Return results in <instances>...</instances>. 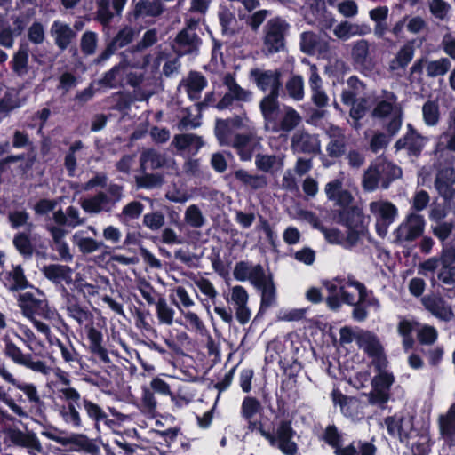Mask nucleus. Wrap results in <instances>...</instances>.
Segmentation results:
<instances>
[{
	"instance_id": "nucleus-39",
	"label": "nucleus",
	"mask_w": 455,
	"mask_h": 455,
	"mask_svg": "<svg viewBox=\"0 0 455 455\" xmlns=\"http://www.w3.org/2000/svg\"><path fill=\"white\" fill-rule=\"evenodd\" d=\"M4 353L14 363L24 366L28 359L32 358V354H24L21 349L11 339L4 340Z\"/></svg>"
},
{
	"instance_id": "nucleus-64",
	"label": "nucleus",
	"mask_w": 455,
	"mask_h": 455,
	"mask_svg": "<svg viewBox=\"0 0 455 455\" xmlns=\"http://www.w3.org/2000/svg\"><path fill=\"white\" fill-rule=\"evenodd\" d=\"M450 9L451 5L444 0H432L429 4V10L432 15L440 20H443L447 18Z\"/></svg>"
},
{
	"instance_id": "nucleus-45",
	"label": "nucleus",
	"mask_w": 455,
	"mask_h": 455,
	"mask_svg": "<svg viewBox=\"0 0 455 455\" xmlns=\"http://www.w3.org/2000/svg\"><path fill=\"white\" fill-rule=\"evenodd\" d=\"M379 182L381 183L379 172L373 160L363 173V187L367 191H374L378 188Z\"/></svg>"
},
{
	"instance_id": "nucleus-62",
	"label": "nucleus",
	"mask_w": 455,
	"mask_h": 455,
	"mask_svg": "<svg viewBox=\"0 0 455 455\" xmlns=\"http://www.w3.org/2000/svg\"><path fill=\"white\" fill-rule=\"evenodd\" d=\"M97 34L92 31H86L83 34L81 38V51L85 55H92L97 47Z\"/></svg>"
},
{
	"instance_id": "nucleus-23",
	"label": "nucleus",
	"mask_w": 455,
	"mask_h": 455,
	"mask_svg": "<svg viewBox=\"0 0 455 455\" xmlns=\"http://www.w3.org/2000/svg\"><path fill=\"white\" fill-rule=\"evenodd\" d=\"M398 98L396 94L391 91L384 89L382 97L376 100L375 107L372 109L371 116L375 118H386L391 114L400 112L397 107Z\"/></svg>"
},
{
	"instance_id": "nucleus-9",
	"label": "nucleus",
	"mask_w": 455,
	"mask_h": 455,
	"mask_svg": "<svg viewBox=\"0 0 455 455\" xmlns=\"http://www.w3.org/2000/svg\"><path fill=\"white\" fill-rule=\"evenodd\" d=\"M261 140V137L253 132L236 133L229 146L235 149L241 161L247 162L252 159L257 151L262 149Z\"/></svg>"
},
{
	"instance_id": "nucleus-10",
	"label": "nucleus",
	"mask_w": 455,
	"mask_h": 455,
	"mask_svg": "<svg viewBox=\"0 0 455 455\" xmlns=\"http://www.w3.org/2000/svg\"><path fill=\"white\" fill-rule=\"evenodd\" d=\"M413 417L404 413H395L384 419L388 435L397 437L402 443L409 444L411 434L414 430Z\"/></svg>"
},
{
	"instance_id": "nucleus-11",
	"label": "nucleus",
	"mask_w": 455,
	"mask_h": 455,
	"mask_svg": "<svg viewBox=\"0 0 455 455\" xmlns=\"http://www.w3.org/2000/svg\"><path fill=\"white\" fill-rule=\"evenodd\" d=\"M4 434L12 445L26 449L29 454L43 452L41 442L33 431H22L17 427H8Z\"/></svg>"
},
{
	"instance_id": "nucleus-57",
	"label": "nucleus",
	"mask_w": 455,
	"mask_h": 455,
	"mask_svg": "<svg viewBox=\"0 0 455 455\" xmlns=\"http://www.w3.org/2000/svg\"><path fill=\"white\" fill-rule=\"evenodd\" d=\"M322 439L334 451L342 445V435L335 425H328L325 427Z\"/></svg>"
},
{
	"instance_id": "nucleus-60",
	"label": "nucleus",
	"mask_w": 455,
	"mask_h": 455,
	"mask_svg": "<svg viewBox=\"0 0 455 455\" xmlns=\"http://www.w3.org/2000/svg\"><path fill=\"white\" fill-rule=\"evenodd\" d=\"M423 118L427 125H435L440 118L439 108L436 103L427 101L422 108Z\"/></svg>"
},
{
	"instance_id": "nucleus-22",
	"label": "nucleus",
	"mask_w": 455,
	"mask_h": 455,
	"mask_svg": "<svg viewBox=\"0 0 455 455\" xmlns=\"http://www.w3.org/2000/svg\"><path fill=\"white\" fill-rule=\"evenodd\" d=\"M374 161L379 172L382 188H388L394 180L402 177V169L393 162L388 161L383 155L377 156Z\"/></svg>"
},
{
	"instance_id": "nucleus-54",
	"label": "nucleus",
	"mask_w": 455,
	"mask_h": 455,
	"mask_svg": "<svg viewBox=\"0 0 455 455\" xmlns=\"http://www.w3.org/2000/svg\"><path fill=\"white\" fill-rule=\"evenodd\" d=\"M172 144L179 150H185L194 144H202L201 137L192 133H182L174 136Z\"/></svg>"
},
{
	"instance_id": "nucleus-8",
	"label": "nucleus",
	"mask_w": 455,
	"mask_h": 455,
	"mask_svg": "<svg viewBox=\"0 0 455 455\" xmlns=\"http://www.w3.org/2000/svg\"><path fill=\"white\" fill-rule=\"evenodd\" d=\"M370 208L371 212L376 215V233L379 237L384 238L388 232L389 226L398 215V209L389 201L372 202Z\"/></svg>"
},
{
	"instance_id": "nucleus-12",
	"label": "nucleus",
	"mask_w": 455,
	"mask_h": 455,
	"mask_svg": "<svg viewBox=\"0 0 455 455\" xmlns=\"http://www.w3.org/2000/svg\"><path fill=\"white\" fill-rule=\"evenodd\" d=\"M427 142V137L419 134L411 124H408L406 133L396 140L395 148L397 151L406 150L410 157L418 158Z\"/></svg>"
},
{
	"instance_id": "nucleus-47",
	"label": "nucleus",
	"mask_w": 455,
	"mask_h": 455,
	"mask_svg": "<svg viewBox=\"0 0 455 455\" xmlns=\"http://www.w3.org/2000/svg\"><path fill=\"white\" fill-rule=\"evenodd\" d=\"M156 313L160 323L172 325L174 310L167 304L164 298L160 297L156 303Z\"/></svg>"
},
{
	"instance_id": "nucleus-6",
	"label": "nucleus",
	"mask_w": 455,
	"mask_h": 455,
	"mask_svg": "<svg viewBox=\"0 0 455 455\" xmlns=\"http://www.w3.org/2000/svg\"><path fill=\"white\" fill-rule=\"evenodd\" d=\"M426 221L422 215L411 213L394 231L395 242H413L424 233Z\"/></svg>"
},
{
	"instance_id": "nucleus-15",
	"label": "nucleus",
	"mask_w": 455,
	"mask_h": 455,
	"mask_svg": "<svg viewBox=\"0 0 455 455\" xmlns=\"http://www.w3.org/2000/svg\"><path fill=\"white\" fill-rule=\"evenodd\" d=\"M294 153L315 156L321 152V141L317 134H311L305 130L294 132L291 140Z\"/></svg>"
},
{
	"instance_id": "nucleus-13",
	"label": "nucleus",
	"mask_w": 455,
	"mask_h": 455,
	"mask_svg": "<svg viewBox=\"0 0 455 455\" xmlns=\"http://www.w3.org/2000/svg\"><path fill=\"white\" fill-rule=\"evenodd\" d=\"M329 139L326 145L327 156L331 159H339L347 154V137L346 130L335 124H330L325 130Z\"/></svg>"
},
{
	"instance_id": "nucleus-55",
	"label": "nucleus",
	"mask_w": 455,
	"mask_h": 455,
	"mask_svg": "<svg viewBox=\"0 0 455 455\" xmlns=\"http://www.w3.org/2000/svg\"><path fill=\"white\" fill-rule=\"evenodd\" d=\"M286 90L290 97L300 100L304 96V84L300 76H292L286 83Z\"/></svg>"
},
{
	"instance_id": "nucleus-20",
	"label": "nucleus",
	"mask_w": 455,
	"mask_h": 455,
	"mask_svg": "<svg viewBox=\"0 0 455 455\" xmlns=\"http://www.w3.org/2000/svg\"><path fill=\"white\" fill-rule=\"evenodd\" d=\"M164 12V6L159 0H139L132 11L127 13V20L132 23L141 17H158Z\"/></svg>"
},
{
	"instance_id": "nucleus-37",
	"label": "nucleus",
	"mask_w": 455,
	"mask_h": 455,
	"mask_svg": "<svg viewBox=\"0 0 455 455\" xmlns=\"http://www.w3.org/2000/svg\"><path fill=\"white\" fill-rule=\"evenodd\" d=\"M12 243L14 248L25 259H30L33 256L35 247L28 233L18 232L14 235Z\"/></svg>"
},
{
	"instance_id": "nucleus-21",
	"label": "nucleus",
	"mask_w": 455,
	"mask_h": 455,
	"mask_svg": "<svg viewBox=\"0 0 455 455\" xmlns=\"http://www.w3.org/2000/svg\"><path fill=\"white\" fill-rule=\"evenodd\" d=\"M424 307L436 318L443 321H450L453 317L451 307L446 306L445 300L440 295L431 294L421 298Z\"/></svg>"
},
{
	"instance_id": "nucleus-48",
	"label": "nucleus",
	"mask_w": 455,
	"mask_h": 455,
	"mask_svg": "<svg viewBox=\"0 0 455 455\" xmlns=\"http://www.w3.org/2000/svg\"><path fill=\"white\" fill-rule=\"evenodd\" d=\"M181 314L184 316L186 323H183L181 321L178 319L176 320L177 323L183 324L185 328L189 331H196L203 334V332L206 331L204 322L196 313L191 311L184 312L183 310H181Z\"/></svg>"
},
{
	"instance_id": "nucleus-52",
	"label": "nucleus",
	"mask_w": 455,
	"mask_h": 455,
	"mask_svg": "<svg viewBox=\"0 0 455 455\" xmlns=\"http://www.w3.org/2000/svg\"><path fill=\"white\" fill-rule=\"evenodd\" d=\"M451 65L450 60L445 57L429 61L427 65V74L429 77L443 76L450 70Z\"/></svg>"
},
{
	"instance_id": "nucleus-3",
	"label": "nucleus",
	"mask_w": 455,
	"mask_h": 455,
	"mask_svg": "<svg viewBox=\"0 0 455 455\" xmlns=\"http://www.w3.org/2000/svg\"><path fill=\"white\" fill-rule=\"evenodd\" d=\"M333 218L336 223L347 228L346 241L349 246L356 245L368 232L365 216L358 206L336 210Z\"/></svg>"
},
{
	"instance_id": "nucleus-63",
	"label": "nucleus",
	"mask_w": 455,
	"mask_h": 455,
	"mask_svg": "<svg viewBox=\"0 0 455 455\" xmlns=\"http://www.w3.org/2000/svg\"><path fill=\"white\" fill-rule=\"evenodd\" d=\"M395 382V377L391 372L378 373L371 381L372 388H378L389 392Z\"/></svg>"
},
{
	"instance_id": "nucleus-59",
	"label": "nucleus",
	"mask_w": 455,
	"mask_h": 455,
	"mask_svg": "<svg viewBox=\"0 0 455 455\" xmlns=\"http://www.w3.org/2000/svg\"><path fill=\"white\" fill-rule=\"evenodd\" d=\"M41 435L48 438L49 440L54 441L57 443L62 445L63 447H68V441L69 434L58 429L55 427L50 426L45 427L44 430L41 432Z\"/></svg>"
},
{
	"instance_id": "nucleus-14",
	"label": "nucleus",
	"mask_w": 455,
	"mask_h": 455,
	"mask_svg": "<svg viewBox=\"0 0 455 455\" xmlns=\"http://www.w3.org/2000/svg\"><path fill=\"white\" fill-rule=\"evenodd\" d=\"M84 331L86 333L87 341L85 347L88 352L104 363H110L108 351L104 345L101 330L96 327L93 323H91L84 326Z\"/></svg>"
},
{
	"instance_id": "nucleus-29",
	"label": "nucleus",
	"mask_w": 455,
	"mask_h": 455,
	"mask_svg": "<svg viewBox=\"0 0 455 455\" xmlns=\"http://www.w3.org/2000/svg\"><path fill=\"white\" fill-rule=\"evenodd\" d=\"M29 46L27 43H21L18 51L13 54L10 62L12 70L18 76H23L28 71Z\"/></svg>"
},
{
	"instance_id": "nucleus-24",
	"label": "nucleus",
	"mask_w": 455,
	"mask_h": 455,
	"mask_svg": "<svg viewBox=\"0 0 455 455\" xmlns=\"http://www.w3.org/2000/svg\"><path fill=\"white\" fill-rule=\"evenodd\" d=\"M332 403L335 406L339 405L341 413L352 419L359 415L360 401L355 396L344 395L339 388L332 390L331 394Z\"/></svg>"
},
{
	"instance_id": "nucleus-25",
	"label": "nucleus",
	"mask_w": 455,
	"mask_h": 455,
	"mask_svg": "<svg viewBox=\"0 0 455 455\" xmlns=\"http://www.w3.org/2000/svg\"><path fill=\"white\" fill-rule=\"evenodd\" d=\"M258 87L266 92L270 87V92H280L283 87L281 81L282 74L278 69L260 71L254 69L251 71Z\"/></svg>"
},
{
	"instance_id": "nucleus-38",
	"label": "nucleus",
	"mask_w": 455,
	"mask_h": 455,
	"mask_svg": "<svg viewBox=\"0 0 455 455\" xmlns=\"http://www.w3.org/2000/svg\"><path fill=\"white\" fill-rule=\"evenodd\" d=\"M207 86L206 78L199 72H191L187 84L190 100L199 99L201 92Z\"/></svg>"
},
{
	"instance_id": "nucleus-42",
	"label": "nucleus",
	"mask_w": 455,
	"mask_h": 455,
	"mask_svg": "<svg viewBox=\"0 0 455 455\" xmlns=\"http://www.w3.org/2000/svg\"><path fill=\"white\" fill-rule=\"evenodd\" d=\"M175 42L180 47H188V52H192L198 49L202 40L196 33H190L187 28H184L178 33Z\"/></svg>"
},
{
	"instance_id": "nucleus-30",
	"label": "nucleus",
	"mask_w": 455,
	"mask_h": 455,
	"mask_svg": "<svg viewBox=\"0 0 455 455\" xmlns=\"http://www.w3.org/2000/svg\"><path fill=\"white\" fill-rule=\"evenodd\" d=\"M355 442H352L350 444L342 447L339 446L334 451L335 455H376L377 447L370 442L358 441L355 446Z\"/></svg>"
},
{
	"instance_id": "nucleus-53",
	"label": "nucleus",
	"mask_w": 455,
	"mask_h": 455,
	"mask_svg": "<svg viewBox=\"0 0 455 455\" xmlns=\"http://www.w3.org/2000/svg\"><path fill=\"white\" fill-rule=\"evenodd\" d=\"M418 435L419 440L411 444V455H427L430 451L428 428L422 429Z\"/></svg>"
},
{
	"instance_id": "nucleus-1",
	"label": "nucleus",
	"mask_w": 455,
	"mask_h": 455,
	"mask_svg": "<svg viewBox=\"0 0 455 455\" xmlns=\"http://www.w3.org/2000/svg\"><path fill=\"white\" fill-rule=\"evenodd\" d=\"M263 411L261 403L254 396H245L241 404V417L247 422V428L251 432H259L270 446L278 448L284 455H295L298 452V444L293 441L296 431L289 419L281 420L275 431L267 429L260 420L254 417Z\"/></svg>"
},
{
	"instance_id": "nucleus-40",
	"label": "nucleus",
	"mask_w": 455,
	"mask_h": 455,
	"mask_svg": "<svg viewBox=\"0 0 455 455\" xmlns=\"http://www.w3.org/2000/svg\"><path fill=\"white\" fill-rule=\"evenodd\" d=\"M125 68L126 64L124 62L116 64L98 80V84L107 88H116L118 85L117 78L122 76Z\"/></svg>"
},
{
	"instance_id": "nucleus-17",
	"label": "nucleus",
	"mask_w": 455,
	"mask_h": 455,
	"mask_svg": "<svg viewBox=\"0 0 455 455\" xmlns=\"http://www.w3.org/2000/svg\"><path fill=\"white\" fill-rule=\"evenodd\" d=\"M265 274L262 265H253L247 260L236 262L233 270V275L236 281L245 282L249 280L252 285L257 284Z\"/></svg>"
},
{
	"instance_id": "nucleus-4",
	"label": "nucleus",
	"mask_w": 455,
	"mask_h": 455,
	"mask_svg": "<svg viewBox=\"0 0 455 455\" xmlns=\"http://www.w3.org/2000/svg\"><path fill=\"white\" fill-rule=\"evenodd\" d=\"M289 28L290 24L280 16L267 20L265 26L263 44L268 53H276L284 48L285 35Z\"/></svg>"
},
{
	"instance_id": "nucleus-28",
	"label": "nucleus",
	"mask_w": 455,
	"mask_h": 455,
	"mask_svg": "<svg viewBox=\"0 0 455 455\" xmlns=\"http://www.w3.org/2000/svg\"><path fill=\"white\" fill-rule=\"evenodd\" d=\"M44 275L51 282L60 284L65 282L69 284L72 282V270L68 266L60 264H50L42 269Z\"/></svg>"
},
{
	"instance_id": "nucleus-31",
	"label": "nucleus",
	"mask_w": 455,
	"mask_h": 455,
	"mask_svg": "<svg viewBox=\"0 0 455 455\" xmlns=\"http://www.w3.org/2000/svg\"><path fill=\"white\" fill-rule=\"evenodd\" d=\"M309 11L314 20H307L308 24H318L330 28L331 13L327 11L325 0H312L309 4Z\"/></svg>"
},
{
	"instance_id": "nucleus-33",
	"label": "nucleus",
	"mask_w": 455,
	"mask_h": 455,
	"mask_svg": "<svg viewBox=\"0 0 455 455\" xmlns=\"http://www.w3.org/2000/svg\"><path fill=\"white\" fill-rule=\"evenodd\" d=\"M413 41L407 42L397 52L395 59L390 61L389 68L391 70L399 68L404 69L414 57Z\"/></svg>"
},
{
	"instance_id": "nucleus-56",
	"label": "nucleus",
	"mask_w": 455,
	"mask_h": 455,
	"mask_svg": "<svg viewBox=\"0 0 455 455\" xmlns=\"http://www.w3.org/2000/svg\"><path fill=\"white\" fill-rule=\"evenodd\" d=\"M134 30L131 27L125 26L120 29L109 42L113 46H116V49L117 50L118 48H123L132 43L134 38Z\"/></svg>"
},
{
	"instance_id": "nucleus-58",
	"label": "nucleus",
	"mask_w": 455,
	"mask_h": 455,
	"mask_svg": "<svg viewBox=\"0 0 455 455\" xmlns=\"http://www.w3.org/2000/svg\"><path fill=\"white\" fill-rule=\"evenodd\" d=\"M185 221L192 228H201L204 224V218L197 205L188 206L185 212Z\"/></svg>"
},
{
	"instance_id": "nucleus-50",
	"label": "nucleus",
	"mask_w": 455,
	"mask_h": 455,
	"mask_svg": "<svg viewBox=\"0 0 455 455\" xmlns=\"http://www.w3.org/2000/svg\"><path fill=\"white\" fill-rule=\"evenodd\" d=\"M84 144L82 140H76L71 144L64 157V166L68 171V176H74L75 171L77 167L76 152L83 148Z\"/></svg>"
},
{
	"instance_id": "nucleus-26",
	"label": "nucleus",
	"mask_w": 455,
	"mask_h": 455,
	"mask_svg": "<svg viewBox=\"0 0 455 455\" xmlns=\"http://www.w3.org/2000/svg\"><path fill=\"white\" fill-rule=\"evenodd\" d=\"M4 284L10 291H20L31 287L27 279L24 269L20 265L13 267L12 271L5 274Z\"/></svg>"
},
{
	"instance_id": "nucleus-51",
	"label": "nucleus",
	"mask_w": 455,
	"mask_h": 455,
	"mask_svg": "<svg viewBox=\"0 0 455 455\" xmlns=\"http://www.w3.org/2000/svg\"><path fill=\"white\" fill-rule=\"evenodd\" d=\"M351 54L355 64L365 67L369 56L368 42L364 39L357 41L352 48Z\"/></svg>"
},
{
	"instance_id": "nucleus-36",
	"label": "nucleus",
	"mask_w": 455,
	"mask_h": 455,
	"mask_svg": "<svg viewBox=\"0 0 455 455\" xmlns=\"http://www.w3.org/2000/svg\"><path fill=\"white\" fill-rule=\"evenodd\" d=\"M301 121L299 113L292 108H289L279 123L274 122L271 130L274 132H289L296 128Z\"/></svg>"
},
{
	"instance_id": "nucleus-18",
	"label": "nucleus",
	"mask_w": 455,
	"mask_h": 455,
	"mask_svg": "<svg viewBox=\"0 0 455 455\" xmlns=\"http://www.w3.org/2000/svg\"><path fill=\"white\" fill-rule=\"evenodd\" d=\"M455 168L443 167L437 172L435 186L439 195L447 202L455 196Z\"/></svg>"
},
{
	"instance_id": "nucleus-27",
	"label": "nucleus",
	"mask_w": 455,
	"mask_h": 455,
	"mask_svg": "<svg viewBox=\"0 0 455 455\" xmlns=\"http://www.w3.org/2000/svg\"><path fill=\"white\" fill-rule=\"evenodd\" d=\"M51 33L54 36L55 44L61 50H66L71 41L76 37V32L66 23L55 20L51 28Z\"/></svg>"
},
{
	"instance_id": "nucleus-34",
	"label": "nucleus",
	"mask_w": 455,
	"mask_h": 455,
	"mask_svg": "<svg viewBox=\"0 0 455 455\" xmlns=\"http://www.w3.org/2000/svg\"><path fill=\"white\" fill-rule=\"evenodd\" d=\"M234 177L246 187L257 190L265 188L267 185L266 176L259 174H250L244 169H239L234 172Z\"/></svg>"
},
{
	"instance_id": "nucleus-16",
	"label": "nucleus",
	"mask_w": 455,
	"mask_h": 455,
	"mask_svg": "<svg viewBox=\"0 0 455 455\" xmlns=\"http://www.w3.org/2000/svg\"><path fill=\"white\" fill-rule=\"evenodd\" d=\"M243 126V120L240 115H235L233 117L215 121L214 135L220 146L230 145L234 138V130Z\"/></svg>"
},
{
	"instance_id": "nucleus-43",
	"label": "nucleus",
	"mask_w": 455,
	"mask_h": 455,
	"mask_svg": "<svg viewBox=\"0 0 455 455\" xmlns=\"http://www.w3.org/2000/svg\"><path fill=\"white\" fill-rule=\"evenodd\" d=\"M15 387L22 391L27 396L28 402L34 404L37 410L41 411L44 406V403L40 398L37 388L33 383H27L19 380Z\"/></svg>"
},
{
	"instance_id": "nucleus-41",
	"label": "nucleus",
	"mask_w": 455,
	"mask_h": 455,
	"mask_svg": "<svg viewBox=\"0 0 455 455\" xmlns=\"http://www.w3.org/2000/svg\"><path fill=\"white\" fill-rule=\"evenodd\" d=\"M280 92H270L269 94L264 97L260 103L259 108L261 113L267 121H270L273 115L278 110L279 103L278 97Z\"/></svg>"
},
{
	"instance_id": "nucleus-5",
	"label": "nucleus",
	"mask_w": 455,
	"mask_h": 455,
	"mask_svg": "<svg viewBox=\"0 0 455 455\" xmlns=\"http://www.w3.org/2000/svg\"><path fill=\"white\" fill-rule=\"evenodd\" d=\"M18 306L21 309L22 315L28 320L36 316L52 320L57 315L55 310L49 307L46 299H37L29 291L19 295Z\"/></svg>"
},
{
	"instance_id": "nucleus-7",
	"label": "nucleus",
	"mask_w": 455,
	"mask_h": 455,
	"mask_svg": "<svg viewBox=\"0 0 455 455\" xmlns=\"http://www.w3.org/2000/svg\"><path fill=\"white\" fill-rule=\"evenodd\" d=\"M100 446H103L107 453L110 451L108 444H105L97 434L95 438H89L82 433H70L68 435L67 451L84 452L88 455H101Z\"/></svg>"
},
{
	"instance_id": "nucleus-61",
	"label": "nucleus",
	"mask_w": 455,
	"mask_h": 455,
	"mask_svg": "<svg viewBox=\"0 0 455 455\" xmlns=\"http://www.w3.org/2000/svg\"><path fill=\"white\" fill-rule=\"evenodd\" d=\"M439 421V429L444 443L449 447H455V422Z\"/></svg>"
},
{
	"instance_id": "nucleus-49",
	"label": "nucleus",
	"mask_w": 455,
	"mask_h": 455,
	"mask_svg": "<svg viewBox=\"0 0 455 455\" xmlns=\"http://www.w3.org/2000/svg\"><path fill=\"white\" fill-rule=\"evenodd\" d=\"M300 50L307 55H314L320 44L319 36L311 31L303 32L300 35Z\"/></svg>"
},
{
	"instance_id": "nucleus-46",
	"label": "nucleus",
	"mask_w": 455,
	"mask_h": 455,
	"mask_svg": "<svg viewBox=\"0 0 455 455\" xmlns=\"http://www.w3.org/2000/svg\"><path fill=\"white\" fill-rule=\"evenodd\" d=\"M73 242L84 254L92 253L103 246L102 242H98L92 237H82L78 232L73 235Z\"/></svg>"
},
{
	"instance_id": "nucleus-35",
	"label": "nucleus",
	"mask_w": 455,
	"mask_h": 455,
	"mask_svg": "<svg viewBox=\"0 0 455 455\" xmlns=\"http://www.w3.org/2000/svg\"><path fill=\"white\" fill-rule=\"evenodd\" d=\"M67 311L70 317L74 318L79 324L92 319V313L80 305L79 299L75 295H70L67 301Z\"/></svg>"
},
{
	"instance_id": "nucleus-32",
	"label": "nucleus",
	"mask_w": 455,
	"mask_h": 455,
	"mask_svg": "<svg viewBox=\"0 0 455 455\" xmlns=\"http://www.w3.org/2000/svg\"><path fill=\"white\" fill-rule=\"evenodd\" d=\"M111 202V199L102 191L98 192L94 196L84 199L81 206L83 210L88 213H100L101 211H108L106 208Z\"/></svg>"
},
{
	"instance_id": "nucleus-2",
	"label": "nucleus",
	"mask_w": 455,
	"mask_h": 455,
	"mask_svg": "<svg viewBox=\"0 0 455 455\" xmlns=\"http://www.w3.org/2000/svg\"><path fill=\"white\" fill-rule=\"evenodd\" d=\"M61 393L66 400L60 413L63 421L74 427L86 430V424L91 422L97 434H101L100 423L109 426L112 422L101 406L87 396H82L75 387H65Z\"/></svg>"
},
{
	"instance_id": "nucleus-44",
	"label": "nucleus",
	"mask_w": 455,
	"mask_h": 455,
	"mask_svg": "<svg viewBox=\"0 0 455 455\" xmlns=\"http://www.w3.org/2000/svg\"><path fill=\"white\" fill-rule=\"evenodd\" d=\"M360 346L370 358L379 356L384 353V348L378 337L374 334H367L360 340Z\"/></svg>"
},
{
	"instance_id": "nucleus-19",
	"label": "nucleus",
	"mask_w": 455,
	"mask_h": 455,
	"mask_svg": "<svg viewBox=\"0 0 455 455\" xmlns=\"http://www.w3.org/2000/svg\"><path fill=\"white\" fill-rule=\"evenodd\" d=\"M261 291L260 305L257 316L263 314L267 308L275 304L276 301V288L274 283L273 275L269 273L265 274L257 284L254 285Z\"/></svg>"
}]
</instances>
